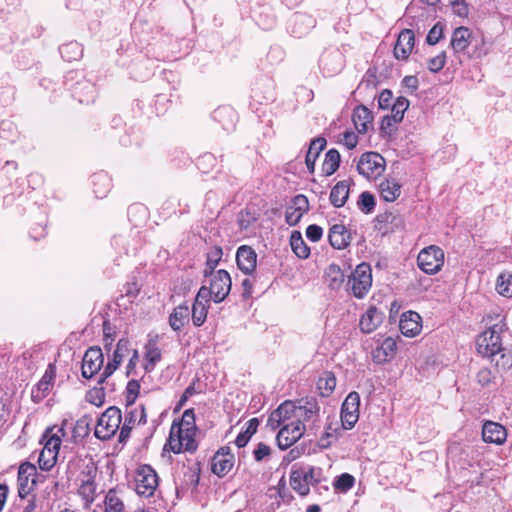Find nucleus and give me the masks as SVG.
Returning <instances> with one entry per match:
<instances>
[{
	"mask_svg": "<svg viewBox=\"0 0 512 512\" xmlns=\"http://www.w3.org/2000/svg\"><path fill=\"white\" fill-rule=\"evenodd\" d=\"M349 196V185L346 181L338 182L331 190L330 201L335 207H342Z\"/></svg>",
	"mask_w": 512,
	"mask_h": 512,
	"instance_id": "e433bc0d",
	"label": "nucleus"
},
{
	"mask_svg": "<svg viewBox=\"0 0 512 512\" xmlns=\"http://www.w3.org/2000/svg\"><path fill=\"white\" fill-rule=\"evenodd\" d=\"M393 99L392 92L390 90H383L378 98V105L381 109H387L390 107Z\"/></svg>",
	"mask_w": 512,
	"mask_h": 512,
	"instance_id": "e2e57ef3",
	"label": "nucleus"
},
{
	"mask_svg": "<svg viewBox=\"0 0 512 512\" xmlns=\"http://www.w3.org/2000/svg\"><path fill=\"white\" fill-rule=\"evenodd\" d=\"M326 146V140L322 137L316 138L311 141L309 149L306 154L305 163L310 172L314 171L315 162Z\"/></svg>",
	"mask_w": 512,
	"mask_h": 512,
	"instance_id": "c9c22d12",
	"label": "nucleus"
},
{
	"mask_svg": "<svg viewBox=\"0 0 512 512\" xmlns=\"http://www.w3.org/2000/svg\"><path fill=\"white\" fill-rule=\"evenodd\" d=\"M340 164V154L337 150L331 149L326 155L322 164V171L326 176H330L336 172Z\"/></svg>",
	"mask_w": 512,
	"mask_h": 512,
	"instance_id": "58836bf2",
	"label": "nucleus"
},
{
	"mask_svg": "<svg viewBox=\"0 0 512 512\" xmlns=\"http://www.w3.org/2000/svg\"><path fill=\"white\" fill-rule=\"evenodd\" d=\"M105 512H125V506L115 490H109L105 496Z\"/></svg>",
	"mask_w": 512,
	"mask_h": 512,
	"instance_id": "ea45409f",
	"label": "nucleus"
},
{
	"mask_svg": "<svg viewBox=\"0 0 512 512\" xmlns=\"http://www.w3.org/2000/svg\"><path fill=\"white\" fill-rule=\"evenodd\" d=\"M258 425H259L258 419L252 418L247 422L246 429L243 432L246 433L247 435H249L250 437H252V435L254 433H256Z\"/></svg>",
	"mask_w": 512,
	"mask_h": 512,
	"instance_id": "338daca9",
	"label": "nucleus"
},
{
	"mask_svg": "<svg viewBox=\"0 0 512 512\" xmlns=\"http://www.w3.org/2000/svg\"><path fill=\"white\" fill-rule=\"evenodd\" d=\"M396 349L397 343L393 338L384 339L381 345L372 353L374 362L381 364L389 361L395 355Z\"/></svg>",
	"mask_w": 512,
	"mask_h": 512,
	"instance_id": "cd10ccee",
	"label": "nucleus"
},
{
	"mask_svg": "<svg viewBox=\"0 0 512 512\" xmlns=\"http://www.w3.org/2000/svg\"><path fill=\"white\" fill-rule=\"evenodd\" d=\"M176 427L195 429V416L192 409L186 410Z\"/></svg>",
	"mask_w": 512,
	"mask_h": 512,
	"instance_id": "6e6d98bb",
	"label": "nucleus"
},
{
	"mask_svg": "<svg viewBox=\"0 0 512 512\" xmlns=\"http://www.w3.org/2000/svg\"><path fill=\"white\" fill-rule=\"evenodd\" d=\"M276 440L280 449L285 450L296 443L304 434L306 426L302 423L283 425L279 427Z\"/></svg>",
	"mask_w": 512,
	"mask_h": 512,
	"instance_id": "ddd939ff",
	"label": "nucleus"
},
{
	"mask_svg": "<svg viewBox=\"0 0 512 512\" xmlns=\"http://www.w3.org/2000/svg\"><path fill=\"white\" fill-rule=\"evenodd\" d=\"M104 362L103 353L99 347L89 348L82 360V376L92 378L102 367Z\"/></svg>",
	"mask_w": 512,
	"mask_h": 512,
	"instance_id": "2eb2a0df",
	"label": "nucleus"
},
{
	"mask_svg": "<svg viewBox=\"0 0 512 512\" xmlns=\"http://www.w3.org/2000/svg\"><path fill=\"white\" fill-rule=\"evenodd\" d=\"M210 277V286L207 288L209 298L214 302H222L231 290V278L226 270H218L215 273L208 274Z\"/></svg>",
	"mask_w": 512,
	"mask_h": 512,
	"instance_id": "6e6552de",
	"label": "nucleus"
},
{
	"mask_svg": "<svg viewBox=\"0 0 512 512\" xmlns=\"http://www.w3.org/2000/svg\"><path fill=\"white\" fill-rule=\"evenodd\" d=\"M454 14L459 17H466L469 13L468 4L465 0H453L451 2Z\"/></svg>",
	"mask_w": 512,
	"mask_h": 512,
	"instance_id": "13d9d810",
	"label": "nucleus"
},
{
	"mask_svg": "<svg viewBox=\"0 0 512 512\" xmlns=\"http://www.w3.org/2000/svg\"><path fill=\"white\" fill-rule=\"evenodd\" d=\"M36 466L31 463H23L18 470V495L25 498L34 488L36 484Z\"/></svg>",
	"mask_w": 512,
	"mask_h": 512,
	"instance_id": "4468645a",
	"label": "nucleus"
},
{
	"mask_svg": "<svg viewBox=\"0 0 512 512\" xmlns=\"http://www.w3.org/2000/svg\"><path fill=\"white\" fill-rule=\"evenodd\" d=\"M336 387V378L332 373H325L318 380V388L321 390L322 395H330Z\"/></svg>",
	"mask_w": 512,
	"mask_h": 512,
	"instance_id": "c03bdc74",
	"label": "nucleus"
},
{
	"mask_svg": "<svg viewBox=\"0 0 512 512\" xmlns=\"http://www.w3.org/2000/svg\"><path fill=\"white\" fill-rule=\"evenodd\" d=\"M360 396L353 391L345 398L341 408V422L345 429H352L359 419Z\"/></svg>",
	"mask_w": 512,
	"mask_h": 512,
	"instance_id": "9b49d317",
	"label": "nucleus"
},
{
	"mask_svg": "<svg viewBox=\"0 0 512 512\" xmlns=\"http://www.w3.org/2000/svg\"><path fill=\"white\" fill-rule=\"evenodd\" d=\"M144 349V369L150 372L162 358L161 349L155 339H150Z\"/></svg>",
	"mask_w": 512,
	"mask_h": 512,
	"instance_id": "c756f323",
	"label": "nucleus"
},
{
	"mask_svg": "<svg viewBox=\"0 0 512 512\" xmlns=\"http://www.w3.org/2000/svg\"><path fill=\"white\" fill-rule=\"evenodd\" d=\"M354 483H355V478L352 475H350L348 473H343L339 477L336 478V480L334 482V487L337 490L346 492L354 486Z\"/></svg>",
	"mask_w": 512,
	"mask_h": 512,
	"instance_id": "09e8293b",
	"label": "nucleus"
},
{
	"mask_svg": "<svg viewBox=\"0 0 512 512\" xmlns=\"http://www.w3.org/2000/svg\"><path fill=\"white\" fill-rule=\"evenodd\" d=\"M290 245L297 257L301 259H306L309 257L310 248L306 245L300 232H292L290 237Z\"/></svg>",
	"mask_w": 512,
	"mask_h": 512,
	"instance_id": "4c0bfd02",
	"label": "nucleus"
},
{
	"mask_svg": "<svg viewBox=\"0 0 512 512\" xmlns=\"http://www.w3.org/2000/svg\"><path fill=\"white\" fill-rule=\"evenodd\" d=\"M385 169L384 158L375 152H368L361 156L357 164L358 172L368 179H375Z\"/></svg>",
	"mask_w": 512,
	"mask_h": 512,
	"instance_id": "1a4fd4ad",
	"label": "nucleus"
},
{
	"mask_svg": "<svg viewBox=\"0 0 512 512\" xmlns=\"http://www.w3.org/2000/svg\"><path fill=\"white\" fill-rule=\"evenodd\" d=\"M122 421L119 408L111 406L100 416L95 428V436L101 440H108L118 431Z\"/></svg>",
	"mask_w": 512,
	"mask_h": 512,
	"instance_id": "20e7f679",
	"label": "nucleus"
},
{
	"mask_svg": "<svg viewBox=\"0 0 512 512\" xmlns=\"http://www.w3.org/2000/svg\"><path fill=\"white\" fill-rule=\"evenodd\" d=\"M271 452V449L268 445L264 443H259L256 447V449L253 451V455L256 461L260 462L265 457L269 456Z\"/></svg>",
	"mask_w": 512,
	"mask_h": 512,
	"instance_id": "680f3d73",
	"label": "nucleus"
},
{
	"mask_svg": "<svg viewBox=\"0 0 512 512\" xmlns=\"http://www.w3.org/2000/svg\"><path fill=\"white\" fill-rule=\"evenodd\" d=\"M380 195L386 202H394L401 195V185L396 179H385L379 185Z\"/></svg>",
	"mask_w": 512,
	"mask_h": 512,
	"instance_id": "7c9ffc66",
	"label": "nucleus"
},
{
	"mask_svg": "<svg viewBox=\"0 0 512 512\" xmlns=\"http://www.w3.org/2000/svg\"><path fill=\"white\" fill-rule=\"evenodd\" d=\"M446 63V53L443 51L436 55L435 57H432L428 60L427 67L428 69L433 72H439Z\"/></svg>",
	"mask_w": 512,
	"mask_h": 512,
	"instance_id": "603ef678",
	"label": "nucleus"
},
{
	"mask_svg": "<svg viewBox=\"0 0 512 512\" xmlns=\"http://www.w3.org/2000/svg\"><path fill=\"white\" fill-rule=\"evenodd\" d=\"M443 35V26L440 23H436L429 31L426 41L430 45H435L439 42Z\"/></svg>",
	"mask_w": 512,
	"mask_h": 512,
	"instance_id": "5fc2aeb1",
	"label": "nucleus"
},
{
	"mask_svg": "<svg viewBox=\"0 0 512 512\" xmlns=\"http://www.w3.org/2000/svg\"><path fill=\"white\" fill-rule=\"evenodd\" d=\"M309 209V201L306 196L299 194L294 197L292 204L286 210V221L289 225H296L304 213Z\"/></svg>",
	"mask_w": 512,
	"mask_h": 512,
	"instance_id": "5701e85b",
	"label": "nucleus"
},
{
	"mask_svg": "<svg viewBox=\"0 0 512 512\" xmlns=\"http://www.w3.org/2000/svg\"><path fill=\"white\" fill-rule=\"evenodd\" d=\"M238 268L245 274H251L256 269L257 254L250 246H240L236 253Z\"/></svg>",
	"mask_w": 512,
	"mask_h": 512,
	"instance_id": "4be33fe9",
	"label": "nucleus"
},
{
	"mask_svg": "<svg viewBox=\"0 0 512 512\" xmlns=\"http://www.w3.org/2000/svg\"><path fill=\"white\" fill-rule=\"evenodd\" d=\"M329 242L335 249H344L350 244L351 235L342 224H335L330 228Z\"/></svg>",
	"mask_w": 512,
	"mask_h": 512,
	"instance_id": "bb28decb",
	"label": "nucleus"
},
{
	"mask_svg": "<svg viewBox=\"0 0 512 512\" xmlns=\"http://www.w3.org/2000/svg\"><path fill=\"white\" fill-rule=\"evenodd\" d=\"M190 310L187 305H178L169 317V324L174 331L181 330L188 323Z\"/></svg>",
	"mask_w": 512,
	"mask_h": 512,
	"instance_id": "72a5a7b5",
	"label": "nucleus"
},
{
	"mask_svg": "<svg viewBox=\"0 0 512 512\" xmlns=\"http://www.w3.org/2000/svg\"><path fill=\"white\" fill-rule=\"evenodd\" d=\"M60 53L68 61L76 60L81 57L82 51L77 43H69L60 47Z\"/></svg>",
	"mask_w": 512,
	"mask_h": 512,
	"instance_id": "49530a36",
	"label": "nucleus"
},
{
	"mask_svg": "<svg viewBox=\"0 0 512 512\" xmlns=\"http://www.w3.org/2000/svg\"><path fill=\"white\" fill-rule=\"evenodd\" d=\"M415 36L411 29L400 32L394 46V56L398 60H407L413 50Z\"/></svg>",
	"mask_w": 512,
	"mask_h": 512,
	"instance_id": "a211bd4d",
	"label": "nucleus"
},
{
	"mask_svg": "<svg viewBox=\"0 0 512 512\" xmlns=\"http://www.w3.org/2000/svg\"><path fill=\"white\" fill-rule=\"evenodd\" d=\"M384 315L376 307L371 306L360 319V329L364 333H372L382 323Z\"/></svg>",
	"mask_w": 512,
	"mask_h": 512,
	"instance_id": "a878e982",
	"label": "nucleus"
},
{
	"mask_svg": "<svg viewBox=\"0 0 512 512\" xmlns=\"http://www.w3.org/2000/svg\"><path fill=\"white\" fill-rule=\"evenodd\" d=\"M419 268L427 274H435L444 264V252L437 246L422 249L417 258Z\"/></svg>",
	"mask_w": 512,
	"mask_h": 512,
	"instance_id": "0eeeda50",
	"label": "nucleus"
},
{
	"mask_svg": "<svg viewBox=\"0 0 512 512\" xmlns=\"http://www.w3.org/2000/svg\"><path fill=\"white\" fill-rule=\"evenodd\" d=\"M496 290L504 297H512V273L505 272L498 276Z\"/></svg>",
	"mask_w": 512,
	"mask_h": 512,
	"instance_id": "a19ab883",
	"label": "nucleus"
},
{
	"mask_svg": "<svg viewBox=\"0 0 512 512\" xmlns=\"http://www.w3.org/2000/svg\"><path fill=\"white\" fill-rule=\"evenodd\" d=\"M234 456L229 447L220 448L212 459V471L219 477L225 476L233 467Z\"/></svg>",
	"mask_w": 512,
	"mask_h": 512,
	"instance_id": "6ab92c4d",
	"label": "nucleus"
},
{
	"mask_svg": "<svg viewBox=\"0 0 512 512\" xmlns=\"http://www.w3.org/2000/svg\"><path fill=\"white\" fill-rule=\"evenodd\" d=\"M409 107V101L405 97H399L392 105L391 116L394 118V123H400L403 120L404 113Z\"/></svg>",
	"mask_w": 512,
	"mask_h": 512,
	"instance_id": "37998d69",
	"label": "nucleus"
},
{
	"mask_svg": "<svg viewBox=\"0 0 512 512\" xmlns=\"http://www.w3.org/2000/svg\"><path fill=\"white\" fill-rule=\"evenodd\" d=\"M341 143L348 149H353L358 143V136L354 132L347 131L343 134Z\"/></svg>",
	"mask_w": 512,
	"mask_h": 512,
	"instance_id": "052dcab7",
	"label": "nucleus"
},
{
	"mask_svg": "<svg viewBox=\"0 0 512 512\" xmlns=\"http://www.w3.org/2000/svg\"><path fill=\"white\" fill-rule=\"evenodd\" d=\"M358 206L363 212L370 213L375 207V199L373 195L369 192L361 193L358 200Z\"/></svg>",
	"mask_w": 512,
	"mask_h": 512,
	"instance_id": "3c124183",
	"label": "nucleus"
},
{
	"mask_svg": "<svg viewBox=\"0 0 512 512\" xmlns=\"http://www.w3.org/2000/svg\"><path fill=\"white\" fill-rule=\"evenodd\" d=\"M140 390V385L136 380H131L126 388V403L128 406L133 405Z\"/></svg>",
	"mask_w": 512,
	"mask_h": 512,
	"instance_id": "864d4df0",
	"label": "nucleus"
},
{
	"mask_svg": "<svg viewBox=\"0 0 512 512\" xmlns=\"http://www.w3.org/2000/svg\"><path fill=\"white\" fill-rule=\"evenodd\" d=\"M158 475L150 465L138 467L135 476V491L138 495L150 497L158 487Z\"/></svg>",
	"mask_w": 512,
	"mask_h": 512,
	"instance_id": "423d86ee",
	"label": "nucleus"
},
{
	"mask_svg": "<svg viewBox=\"0 0 512 512\" xmlns=\"http://www.w3.org/2000/svg\"><path fill=\"white\" fill-rule=\"evenodd\" d=\"M325 480L323 471L319 467L302 466L293 467L290 475V485L299 495L309 494L310 486L318 484Z\"/></svg>",
	"mask_w": 512,
	"mask_h": 512,
	"instance_id": "f03ea898",
	"label": "nucleus"
},
{
	"mask_svg": "<svg viewBox=\"0 0 512 512\" xmlns=\"http://www.w3.org/2000/svg\"><path fill=\"white\" fill-rule=\"evenodd\" d=\"M372 286V270L369 264L361 263L348 277L347 288L356 298H364Z\"/></svg>",
	"mask_w": 512,
	"mask_h": 512,
	"instance_id": "7ed1b4c3",
	"label": "nucleus"
},
{
	"mask_svg": "<svg viewBox=\"0 0 512 512\" xmlns=\"http://www.w3.org/2000/svg\"><path fill=\"white\" fill-rule=\"evenodd\" d=\"M336 440V436L333 433L326 431L319 439L318 445L321 448H328L332 441Z\"/></svg>",
	"mask_w": 512,
	"mask_h": 512,
	"instance_id": "0e129e2a",
	"label": "nucleus"
},
{
	"mask_svg": "<svg viewBox=\"0 0 512 512\" xmlns=\"http://www.w3.org/2000/svg\"><path fill=\"white\" fill-rule=\"evenodd\" d=\"M136 423H146V412L144 406L133 408L125 415L124 424L120 431V440H124L129 436L130 431Z\"/></svg>",
	"mask_w": 512,
	"mask_h": 512,
	"instance_id": "b1692460",
	"label": "nucleus"
},
{
	"mask_svg": "<svg viewBox=\"0 0 512 512\" xmlns=\"http://www.w3.org/2000/svg\"><path fill=\"white\" fill-rule=\"evenodd\" d=\"M130 351V342L127 339H120L117 343L116 349L113 353V360L115 363L121 364L123 359Z\"/></svg>",
	"mask_w": 512,
	"mask_h": 512,
	"instance_id": "de8ad7c7",
	"label": "nucleus"
},
{
	"mask_svg": "<svg viewBox=\"0 0 512 512\" xmlns=\"http://www.w3.org/2000/svg\"><path fill=\"white\" fill-rule=\"evenodd\" d=\"M324 278L330 289L337 290L342 286L345 275L338 265L330 264L325 270Z\"/></svg>",
	"mask_w": 512,
	"mask_h": 512,
	"instance_id": "f704fd0d",
	"label": "nucleus"
},
{
	"mask_svg": "<svg viewBox=\"0 0 512 512\" xmlns=\"http://www.w3.org/2000/svg\"><path fill=\"white\" fill-rule=\"evenodd\" d=\"M257 220V215L254 212L246 209L239 213L238 223L241 229L247 230Z\"/></svg>",
	"mask_w": 512,
	"mask_h": 512,
	"instance_id": "8fccbe9b",
	"label": "nucleus"
},
{
	"mask_svg": "<svg viewBox=\"0 0 512 512\" xmlns=\"http://www.w3.org/2000/svg\"><path fill=\"white\" fill-rule=\"evenodd\" d=\"M418 84L419 82L416 76H406L403 79V85L411 92H414L418 88Z\"/></svg>",
	"mask_w": 512,
	"mask_h": 512,
	"instance_id": "69168bd1",
	"label": "nucleus"
},
{
	"mask_svg": "<svg viewBox=\"0 0 512 512\" xmlns=\"http://www.w3.org/2000/svg\"><path fill=\"white\" fill-rule=\"evenodd\" d=\"M222 248L221 247H213L208 253H207V261H206V268L204 270V275L208 277V274L215 273L214 269L218 265L219 261L222 258Z\"/></svg>",
	"mask_w": 512,
	"mask_h": 512,
	"instance_id": "79ce46f5",
	"label": "nucleus"
},
{
	"mask_svg": "<svg viewBox=\"0 0 512 512\" xmlns=\"http://www.w3.org/2000/svg\"><path fill=\"white\" fill-rule=\"evenodd\" d=\"M86 399L95 406H101L104 403L105 396L101 389H94L87 393Z\"/></svg>",
	"mask_w": 512,
	"mask_h": 512,
	"instance_id": "4d7b16f0",
	"label": "nucleus"
},
{
	"mask_svg": "<svg viewBox=\"0 0 512 512\" xmlns=\"http://www.w3.org/2000/svg\"><path fill=\"white\" fill-rule=\"evenodd\" d=\"M291 422L293 424L297 423L295 402L287 400L270 414L267 420V426L272 430H276L280 426L289 425Z\"/></svg>",
	"mask_w": 512,
	"mask_h": 512,
	"instance_id": "9d476101",
	"label": "nucleus"
},
{
	"mask_svg": "<svg viewBox=\"0 0 512 512\" xmlns=\"http://www.w3.org/2000/svg\"><path fill=\"white\" fill-rule=\"evenodd\" d=\"M57 456L58 455L48 450H41L38 458V464L40 469L44 471L51 470L56 464Z\"/></svg>",
	"mask_w": 512,
	"mask_h": 512,
	"instance_id": "a18cd8bd",
	"label": "nucleus"
},
{
	"mask_svg": "<svg viewBox=\"0 0 512 512\" xmlns=\"http://www.w3.org/2000/svg\"><path fill=\"white\" fill-rule=\"evenodd\" d=\"M501 328L498 325H494L488 330L480 334L476 340L477 351L483 357L494 360V357L501 354L503 360V366L512 364V355L503 353L502 347Z\"/></svg>",
	"mask_w": 512,
	"mask_h": 512,
	"instance_id": "f257e3e1",
	"label": "nucleus"
},
{
	"mask_svg": "<svg viewBox=\"0 0 512 512\" xmlns=\"http://www.w3.org/2000/svg\"><path fill=\"white\" fill-rule=\"evenodd\" d=\"M78 494L84 501L85 506H89L96 498L97 485L94 477L89 473L81 479Z\"/></svg>",
	"mask_w": 512,
	"mask_h": 512,
	"instance_id": "c85d7f7f",
	"label": "nucleus"
},
{
	"mask_svg": "<svg viewBox=\"0 0 512 512\" xmlns=\"http://www.w3.org/2000/svg\"><path fill=\"white\" fill-rule=\"evenodd\" d=\"M482 438L486 443L502 445L507 439V431L497 422L486 421L482 428Z\"/></svg>",
	"mask_w": 512,
	"mask_h": 512,
	"instance_id": "aec40b11",
	"label": "nucleus"
},
{
	"mask_svg": "<svg viewBox=\"0 0 512 512\" xmlns=\"http://www.w3.org/2000/svg\"><path fill=\"white\" fill-rule=\"evenodd\" d=\"M319 411L320 407L315 399L300 400L298 404L295 403L296 422L304 425L305 422H311L312 429L317 426Z\"/></svg>",
	"mask_w": 512,
	"mask_h": 512,
	"instance_id": "f8f14e48",
	"label": "nucleus"
},
{
	"mask_svg": "<svg viewBox=\"0 0 512 512\" xmlns=\"http://www.w3.org/2000/svg\"><path fill=\"white\" fill-rule=\"evenodd\" d=\"M323 235V229L318 225H309L306 229V236L312 242H317Z\"/></svg>",
	"mask_w": 512,
	"mask_h": 512,
	"instance_id": "bf43d9fd",
	"label": "nucleus"
},
{
	"mask_svg": "<svg viewBox=\"0 0 512 512\" xmlns=\"http://www.w3.org/2000/svg\"><path fill=\"white\" fill-rule=\"evenodd\" d=\"M63 436H65L63 427L48 428L42 437V442L44 445L42 450H48L58 455L61 446V439Z\"/></svg>",
	"mask_w": 512,
	"mask_h": 512,
	"instance_id": "393cba45",
	"label": "nucleus"
},
{
	"mask_svg": "<svg viewBox=\"0 0 512 512\" xmlns=\"http://www.w3.org/2000/svg\"><path fill=\"white\" fill-rule=\"evenodd\" d=\"M209 308V293L207 292V287L202 286L195 298L194 304L192 306V321L195 326H201L206 318Z\"/></svg>",
	"mask_w": 512,
	"mask_h": 512,
	"instance_id": "f3484780",
	"label": "nucleus"
},
{
	"mask_svg": "<svg viewBox=\"0 0 512 512\" xmlns=\"http://www.w3.org/2000/svg\"><path fill=\"white\" fill-rule=\"evenodd\" d=\"M196 429L176 427L172 425L168 440V445L174 453L183 451H195L197 443L195 441Z\"/></svg>",
	"mask_w": 512,
	"mask_h": 512,
	"instance_id": "39448f33",
	"label": "nucleus"
},
{
	"mask_svg": "<svg viewBox=\"0 0 512 512\" xmlns=\"http://www.w3.org/2000/svg\"><path fill=\"white\" fill-rule=\"evenodd\" d=\"M372 120L373 115L367 107L360 105L354 109L353 122L359 133H366Z\"/></svg>",
	"mask_w": 512,
	"mask_h": 512,
	"instance_id": "473e14b6",
	"label": "nucleus"
},
{
	"mask_svg": "<svg viewBox=\"0 0 512 512\" xmlns=\"http://www.w3.org/2000/svg\"><path fill=\"white\" fill-rule=\"evenodd\" d=\"M119 365L120 364L119 363H115L113 359L111 361H109L107 363L106 367L104 368L101 380H103L104 378H107L110 375H112L113 372L119 367Z\"/></svg>",
	"mask_w": 512,
	"mask_h": 512,
	"instance_id": "774afa93",
	"label": "nucleus"
},
{
	"mask_svg": "<svg viewBox=\"0 0 512 512\" xmlns=\"http://www.w3.org/2000/svg\"><path fill=\"white\" fill-rule=\"evenodd\" d=\"M471 32L466 27H458L454 30L450 45L455 53L463 52L470 44Z\"/></svg>",
	"mask_w": 512,
	"mask_h": 512,
	"instance_id": "2f4dec72",
	"label": "nucleus"
},
{
	"mask_svg": "<svg viewBox=\"0 0 512 512\" xmlns=\"http://www.w3.org/2000/svg\"><path fill=\"white\" fill-rule=\"evenodd\" d=\"M55 376L56 367L53 364H49L40 381L32 389L31 397L34 402L42 401L49 394L54 386Z\"/></svg>",
	"mask_w": 512,
	"mask_h": 512,
	"instance_id": "dca6fc26",
	"label": "nucleus"
},
{
	"mask_svg": "<svg viewBox=\"0 0 512 512\" xmlns=\"http://www.w3.org/2000/svg\"><path fill=\"white\" fill-rule=\"evenodd\" d=\"M421 316L414 311H407L400 318L399 328L403 335L415 337L421 332Z\"/></svg>",
	"mask_w": 512,
	"mask_h": 512,
	"instance_id": "412c9836",
	"label": "nucleus"
}]
</instances>
